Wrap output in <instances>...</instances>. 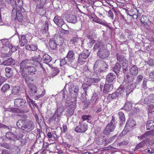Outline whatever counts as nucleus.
<instances>
[{
    "label": "nucleus",
    "mask_w": 154,
    "mask_h": 154,
    "mask_svg": "<svg viewBox=\"0 0 154 154\" xmlns=\"http://www.w3.org/2000/svg\"><path fill=\"white\" fill-rule=\"evenodd\" d=\"M67 112L69 113V115L72 116L74 112L73 107H72V106H69L67 109Z\"/></svg>",
    "instance_id": "603ef678"
},
{
    "label": "nucleus",
    "mask_w": 154,
    "mask_h": 154,
    "mask_svg": "<svg viewBox=\"0 0 154 154\" xmlns=\"http://www.w3.org/2000/svg\"><path fill=\"white\" fill-rule=\"evenodd\" d=\"M10 88V86L8 84H5L2 87L1 90L4 93L6 92Z\"/></svg>",
    "instance_id": "79ce46f5"
},
{
    "label": "nucleus",
    "mask_w": 154,
    "mask_h": 154,
    "mask_svg": "<svg viewBox=\"0 0 154 154\" xmlns=\"http://www.w3.org/2000/svg\"><path fill=\"white\" fill-rule=\"evenodd\" d=\"M48 24L47 21L45 22L44 24V26L42 28V33L44 34H46L48 32Z\"/></svg>",
    "instance_id": "58836bf2"
},
{
    "label": "nucleus",
    "mask_w": 154,
    "mask_h": 154,
    "mask_svg": "<svg viewBox=\"0 0 154 154\" xmlns=\"http://www.w3.org/2000/svg\"><path fill=\"white\" fill-rule=\"evenodd\" d=\"M23 132H21V133H19V134H18L17 136H16V139L18 140H20L21 139H22L24 135L23 134Z\"/></svg>",
    "instance_id": "338daca9"
},
{
    "label": "nucleus",
    "mask_w": 154,
    "mask_h": 154,
    "mask_svg": "<svg viewBox=\"0 0 154 154\" xmlns=\"http://www.w3.org/2000/svg\"><path fill=\"white\" fill-rule=\"evenodd\" d=\"M5 135L6 138L10 140H14L16 139V135L10 132H7Z\"/></svg>",
    "instance_id": "393cba45"
},
{
    "label": "nucleus",
    "mask_w": 154,
    "mask_h": 154,
    "mask_svg": "<svg viewBox=\"0 0 154 154\" xmlns=\"http://www.w3.org/2000/svg\"><path fill=\"white\" fill-rule=\"evenodd\" d=\"M49 45L50 48L55 50L57 47V44L54 38L51 39L49 41Z\"/></svg>",
    "instance_id": "473e14b6"
},
{
    "label": "nucleus",
    "mask_w": 154,
    "mask_h": 154,
    "mask_svg": "<svg viewBox=\"0 0 154 154\" xmlns=\"http://www.w3.org/2000/svg\"><path fill=\"white\" fill-rule=\"evenodd\" d=\"M104 47V46L102 42H97L94 45V50H96L97 49H98L99 51H100L101 50V49H102Z\"/></svg>",
    "instance_id": "c756f323"
},
{
    "label": "nucleus",
    "mask_w": 154,
    "mask_h": 154,
    "mask_svg": "<svg viewBox=\"0 0 154 154\" xmlns=\"http://www.w3.org/2000/svg\"><path fill=\"white\" fill-rule=\"evenodd\" d=\"M118 97L117 94L116 92L114 94H109L107 97V99L109 100H112L115 99Z\"/></svg>",
    "instance_id": "49530a36"
},
{
    "label": "nucleus",
    "mask_w": 154,
    "mask_h": 154,
    "mask_svg": "<svg viewBox=\"0 0 154 154\" xmlns=\"http://www.w3.org/2000/svg\"><path fill=\"white\" fill-rule=\"evenodd\" d=\"M68 59V61L70 63H72L75 59L74 54L73 51H69L66 57Z\"/></svg>",
    "instance_id": "6ab92c4d"
},
{
    "label": "nucleus",
    "mask_w": 154,
    "mask_h": 154,
    "mask_svg": "<svg viewBox=\"0 0 154 154\" xmlns=\"http://www.w3.org/2000/svg\"><path fill=\"white\" fill-rule=\"evenodd\" d=\"M121 69V65L118 63H116L113 67V71L117 75L119 73Z\"/></svg>",
    "instance_id": "c85d7f7f"
},
{
    "label": "nucleus",
    "mask_w": 154,
    "mask_h": 154,
    "mask_svg": "<svg viewBox=\"0 0 154 154\" xmlns=\"http://www.w3.org/2000/svg\"><path fill=\"white\" fill-rule=\"evenodd\" d=\"M88 125L85 123L82 122H79V125L75 129V131L77 133L85 132L87 129Z\"/></svg>",
    "instance_id": "1a4fd4ad"
},
{
    "label": "nucleus",
    "mask_w": 154,
    "mask_h": 154,
    "mask_svg": "<svg viewBox=\"0 0 154 154\" xmlns=\"http://www.w3.org/2000/svg\"><path fill=\"white\" fill-rule=\"evenodd\" d=\"M19 43L21 46H24L28 42V41L24 35H18Z\"/></svg>",
    "instance_id": "a211bd4d"
},
{
    "label": "nucleus",
    "mask_w": 154,
    "mask_h": 154,
    "mask_svg": "<svg viewBox=\"0 0 154 154\" xmlns=\"http://www.w3.org/2000/svg\"><path fill=\"white\" fill-rule=\"evenodd\" d=\"M59 72V69L57 68H54L52 73L53 76H55L57 75Z\"/></svg>",
    "instance_id": "13d9d810"
},
{
    "label": "nucleus",
    "mask_w": 154,
    "mask_h": 154,
    "mask_svg": "<svg viewBox=\"0 0 154 154\" xmlns=\"http://www.w3.org/2000/svg\"><path fill=\"white\" fill-rule=\"evenodd\" d=\"M14 104L15 106L20 107L25 109L28 105L27 102H26L24 99L18 98L15 99L14 100Z\"/></svg>",
    "instance_id": "0eeeda50"
},
{
    "label": "nucleus",
    "mask_w": 154,
    "mask_h": 154,
    "mask_svg": "<svg viewBox=\"0 0 154 154\" xmlns=\"http://www.w3.org/2000/svg\"><path fill=\"white\" fill-rule=\"evenodd\" d=\"M117 60L119 62H123L126 59L125 57L122 55H119L118 54H116Z\"/></svg>",
    "instance_id": "a18cd8bd"
},
{
    "label": "nucleus",
    "mask_w": 154,
    "mask_h": 154,
    "mask_svg": "<svg viewBox=\"0 0 154 154\" xmlns=\"http://www.w3.org/2000/svg\"><path fill=\"white\" fill-rule=\"evenodd\" d=\"M33 65L31 60L26 59L23 60L20 64V68L21 73L32 75H35L36 72V69Z\"/></svg>",
    "instance_id": "f257e3e1"
},
{
    "label": "nucleus",
    "mask_w": 154,
    "mask_h": 154,
    "mask_svg": "<svg viewBox=\"0 0 154 154\" xmlns=\"http://www.w3.org/2000/svg\"><path fill=\"white\" fill-rule=\"evenodd\" d=\"M21 74L22 77L24 79L25 82L28 86V84H30V82L33 81V79L29 76L28 75L29 74L23 73H21Z\"/></svg>",
    "instance_id": "aec40b11"
},
{
    "label": "nucleus",
    "mask_w": 154,
    "mask_h": 154,
    "mask_svg": "<svg viewBox=\"0 0 154 154\" xmlns=\"http://www.w3.org/2000/svg\"><path fill=\"white\" fill-rule=\"evenodd\" d=\"M25 122V119L19 120L17 122V125L19 128L23 129V123Z\"/></svg>",
    "instance_id": "c03bdc74"
},
{
    "label": "nucleus",
    "mask_w": 154,
    "mask_h": 154,
    "mask_svg": "<svg viewBox=\"0 0 154 154\" xmlns=\"http://www.w3.org/2000/svg\"><path fill=\"white\" fill-rule=\"evenodd\" d=\"M69 22L72 23H75L77 22L76 17L74 15H72L69 17Z\"/></svg>",
    "instance_id": "de8ad7c7"
},
{
    "label": "nucleus",
    "mask_w": 154,
    "mask_h": 154,
    "mask_svg": "<svg viewBox=\"0 0 154 154\" xmlns=\"http://www.w3.org/2000/svg\"><path fill=\"white\" fill-rule=\"evenodd\" d=\"M28 140L29 138L27 136H26L24 137L23 138H22L21 142L22 144H24L27 143Z\"/></svg>",
    "instance_id": "e2e57ef3"
},
{
    "label": "nucleus",
    "mask_w": 154,
    "mask_h": 154,
    "mask_svg": "<svg viewBox=\"0 0 154 154\" xmlns=\"http://www.w3.org/2000/svg\"><path fill=\"white\" fill-rule=\"evenodd\" d=\"M147 130H152L154 127V122L152 120L148 121L146 124Z\"/></svg>",
    "instance_id": "2f4dec72"
},
{
    "label": "nucleus",
    "mask_w": 154,
    "mask_h": 154,
    "mask_svg": "<svg viewBox=\"0 0 154 154\" xmlns=\"http://www.w3.org/2000/svg\"><path fill=\"white\" fill-rule=\"evenodd\" d=\"M122 68L124 71L128 70V62L127 59L122 63Z\"/></svg>",
    "instance_id": "a19ab883"
},
{
    "label": "nucleus",
    "mask_w": 154,
    "mask_h": 154,
    "mask_svg": "<svg viewBox=\"0 0 154 154\" xmlns=\"http://www.w3.org/2000/svg\"><path fill=\"white\" fill-rule=\"evenodd\" d=\"M25 48L27 50L36 51L38 49V46L37 45H26Z\"/></svg>",
    "instance_id": "a878e982"
},
{
    "label": "nucleus",
    "mask_w": 154,
    "mask_h": 154,
    "mask_svg": "<svg viewBox=\"0 0 154 154\" xmlns=\"http://www.w3.org/2000/svg\"><path fill=\"white\" fill-rule=\"evenodd\" d=\"M113 89V86L112 85L109 84H106L104 85L103 92L106 93L111 91Z\"/></svg>",
    "instance_id": "5701e85b"
},
{
    "label": "nucleus",
    "mask_w": 154,
    "mask_h": 154,
    "mask_svg": "<svg viewBox=\"0 0 154 154\" xmlns=\"http://www.w3.org/2000/svg\"><path fill=\"white\" fill-rule=\"evenodd\" d=\"M149 98V95L145 98L143 101V103L145 104H147L151 103L150 101Z\"/></svg>",
    "instance_id": "680f3d73"
},
{
    "label": "nucleus",
    "mask_w": 154,
    "mask_h": 154,
    "mask_svg": "<svg viewBox=\"0 0 154 154\" xmlns=\"http://www.w3.org/2000/svg\"><path fill=\"white\" fill-rule=\"evenodd\" d=\"M68 62V59L66 57L61 59L60 61V65L61 66L66 64Z\"/></svg>",
    "instance_id": "5fc2aeb1"
},
{
    "label": "nucleus",
    "mask_w": 154,
    "mask_h": 154,
    "mask_svg": "<svg viewBox=\"0 0 154 154\" xmlns=\"http://www.w3.org/2000/svg\"><path fill=\"white\" fill-rule=\"evenodd\" d=\"M149 96L151 103H154V94H151Z\"/></svg>",
    "instance_id": "774afa93"
},
{
    "label": "nucleus",
    "mask_w": 154,
    "mask_h": 154,
    "mask_svg": "<svg viewBox=\"0 0 154 154\" xmlns=\"http://www.w3.org/2000/svg\"><path fill=\"white\" fill-rule=\"evenodd\" d=\"M148 114L149 116H150L152 112H154V104H150L148 106Z\"/></svg>",
    "instance_id": "37998d69"
},
{
    "label": "nucleus",
    "mask_w": 154,
    "mask_h": 154,
    "mask_svg": "<svg viewBox=\"0 0 154 154\" xmlns=\"http://www.w3.org/2000/svg\"><path fill=\"white\" fill-rule=\"evenodd\" d=\"M134 79V77L127 75L126 76H125L123 83H125V84H128L132 82Z\"/></svg>",
    "instance_id": "7c9ffc66"
},
{
    "label": "nucleus",
    "mask_w": 154,
    "mask_h": 154,
    "mask_svg": "<svg viewBox=\"0 0 154 154\" xmlns=\"http://www.w3.org/2000/svg\"><path fill=\"white\" fill-rule=\"evenodd\" d=\"M132 104L130 102H128L125 103L123 108L126 111L130 110L132 108Z\"/></svg>",
    "instance_id": "4c0bfd02"
},
{
    "label": "nucleus",
    "mask_w": 154,
    "mask_h": 154,
    "mask_svg": "<svg viewBox=\"0 0 154 154\" xmlns=\"http://www.w3.org/2000/svg\"><path fill=\"white\" fill-rule=\"evenodd\" d=\"M126 123L129 124L130 126L134 128V126L136 125V123L133 120H130L127 122Z\"/></svg>",
    "instance_id": "6e6d98bb"
},
{
    "label": "nucleus",
    "mask_w": 154,
    "mask_h": 154,
    "mask_svg": "<svg viewBox=\"0 0 154 154\" xmlns=\"http://www.w3.org/2000/svg\"><path fill=\"white\" fill-rule=\"evenodd\" d=\"M42 59L39 55L38 56H35L33 57L32 58V62L33 65L35 66H40L42 69L44 68L42 66V65L40 63L42 61Z\"/></svg>",
    "instance_id": "f8f14e48"
},
{
    "label": "nucleus",
    "mask_w": 154,
    "mask_h": 154,
    "mask_svg": "<svg viewBox=\"0 0 154 154\" xmlns=\"http://www.w3.org/2000/svg\"><path fill=\"white\" fill-rule=\"evenodd\" d=\"M28 87L29 88V93L31 96H33L36 94H39V92L37 90L36 86L33 84H29Z\"/></svg>",
    "instance_id": "9b49d317"
},
{
    "label": "nucleus",
    "mask_w": 154,
    "mask_h": 154,
    "mask_svg": "<svg viewBox=\"0 0 154 154\" xmlns=\"http://www.w3.org/2000/svg\"><path fill=\"white\" fill-rule=\"evenodd\" d=\"M64 111L63 106L61 104H57V109L51 117L49 118L51 121H54L57 123L59 122L61 119V115Z\"/></svg>",
    "instance_id": "20e7f679"
},
{
    "label": "nucleus",
    "mask_w": 154,
    "mask_h": 154,
    "mask_svg": "<svg viewBox=\"0 0 154 154\" xmlns=\"http://www.w3.org/2000/svg\"><path fill=\"white\" fill-rule=\"evenodd\" d=\"M70 42L75 45H79L80 44H81V46L83 47V39L77 36L73 37L70 40Z\"/></svg>",
    "instance_id": "4468645a"
},
{
    "label": "nucleus",
    "mask_w": 154,
    "mask_h": 154,
    "mask_svg": "<svg viewBox=\"0 0 154 154\" xmlns=\"http://www.w3.org/2000/svg\"><path fill=\"white\" fill-rule=\"evenodd\" d=\"M20 88L19 87H14L13 88L11 91V94L10 96H11L12 94L15 95L19 94L20 91Z\"/></svg>",
    "instance_id": "e433bc0d"
},
{
    "label": "nucleus",
    "mask_w": 154,
    "mask_h": 154,
    "mask_svg": "<svg viewBox=\"0 0 154 154\" xmlns=\"http://www.w3.org/2000/svg\"><path fill=\"white\" fill-rule=\"evenodd\" d=\"M129 125L128 123H126L125 126V128L122 131V134H126L129 131H131L134 128L132 127Z\"/></svg>",
    "instance_id": "c9c22d12"
},
{
    "label": "nucleus",
    "mask_w": 154,
    "mask_h": 154,
    "mask_svg": "<svg viewBox=\"0 0 154 154\" xmlns=\"http://www.w3.org/2000/svg\"><path fill=\"white\" fill-rule=\"evenodd\" d=\"M42 60L45 63H47L51 60L52 58L48 54H45L43 56Z\"/></svg>",
    "instance_id": "72a5a7b5"
},
{
    "label": "nucleus",
    "mask_w": 154,
    "mask_h": 154,
    "mask_svg": "<svg viewBox=\"0 0 154 154\" xmlns=\"http://www.w3.org/2000/svg\"><path fill=\"white\" fill-rule=\"evenodd\" d=\"M108 65L102 60H98L95 63L94 70L97 73H100L107 71L108 69Z\"/></svg>",
    "instance_id": "7ed1b4c3"
},
{
    "label": "nucleus",
    "mask_w": 154,
    "mask_h": 154,
    "mask_svg": "<svg viewBox=\"0 0 154 154\" xmlns=\"http://www.w3.org/2000/svg\"><path fill=\"white\" fill-rule=\"evenodd\" d=\"M119 116L120 119V122L121 124L124 123L125 121V117L124 113L121 112L119 113Z\"/></svg>",
    "instance_id": "ea45409f"
},
{
    "label": "nucleus",
    "mask_w": 154,
    "mask_h": 154,
    "mask_svg": "<svg viewBox=\"0 0 154 154\" xmlns=\"http://www.w3.org/2000/svg\"><path fill=\"white\" fill-rule=\"evenodd\" d=\"M91 85L90 84L84 83L82 84V88L84 90L85 92H86V90L89 86Z\"/></svg>",
    "instance_id": "0e129e2a"
},
{
    "label": "nucleus",
    "mask_w": 154,
    "mask_h": 154,
    "mask_svg": "<svg viewBox=\"0 0 154 154\" xmlns=\"http://www.w3.org/2000/svg\"><path fill=\"white\" fill-rule=\"evenodd\" d=\"M136 87V84L135 83H132L128 85L126 91H125L127 96H128L132 92Z\"/></svg>",
    "instance_id": "f3484780"
},
{
    "label": "nucleus",
    "mask_w": 154,
    "mask_h": 154,
    "mask_svg": "<svg viewBox=\"0 0 154 154\" xmlns=\"http://www.w3.org/2000/svg\"><path fill=\"white\" fill-rule=\"evenodd\" d=\"M14 61V60L12 58H10L4 61L1 64L2 65L4 66H9L12 64Z\"/></svg>",
    "instance_id": "f704fd0d"
},
{
    "label": "nucleus",
    "mask_w": 154,
    "mask_h": 154,
    "mask_svg": "<svg viewBox=\"0 0 154 154\" xmlns=\"http://www.w3.org/2000/svg\"><path fill=\"white\" fill-rule=\"evenodd\" d=\"M147 63L149 66H154V59H150L147 61Z\"/></svg>",
    "instance_id": "69168bd1"
},
{
    "label": "nucleus",
    "mask_w": 154,
    "mask_h": 154,
    "mask_svg": "<svg viewBox=\"0 0 154 154\" xmlns=\"http://www.w3.org/2000/svg\"><path fill=\"white\" fill-rule=\"evenodd\" d=\"M5 75L8 78H10L13 75V73L11 69L10 68L6 67L5 69Z\"/></svg>",
    "instance_id": "cd10ccee"
},
{
    "label": "nucleus",
    "mask_w": 154,
    "mask_h": 154,
    "mask_svg": "<svg viewBox=\"0 0 154 154\" xmlns=\"http://www.w3.org/2000/svg\"><path fill=\"white\" fill-rule=\"evenodd\" d=\"M94 21L96 23H99L103 25H105V26H106V24L104 23V21L100 20V19H95L94 20Z\"/></svg>",
    "instance_id": "4d7b16f0"
},
{
    "label": "nucleus",
    "mask_w": 154,
    "mask_h": 154,
    "mask_svg": "<svg viewBox=\"0 0 154 154\" xmlns=\"http://www.w3.org/2000/svg\"><path fill=\"white\" fill-rule=\"evenodd\" d=\"M97 54L101 58H104L108 56L109 52L104 46L102 49H101V50L98 51Z\"/></svg>",
    "instance_id": "ddd939ff"
},
{
    "label": "nucleus",
    "mask_w": 154,
    "mask_h": 154,
    "mask_svg": "<svg viewBox=\"0 0 154 154\" xmlns=\"http://www.w3.org/2000/svg\"><path fill=\"white\" fill-rule=\"evenodd\" d=\"M149 136L147 132H146L142 135L139 136L138 137V138L140 140H143L147 138H148Z\"/></svg>",
    "instance_id": "09e8293b"
},
{
    "label": "nucleus",
    "mask_w": 154,
    "mask_h": 154,
    "mask_svg": "<svg viewBox=\"0 0 154 154\" xmlns=\"http://www.w3.org/2000/svg\"><path fill=\"white\" fill-rule=\"evenodd\" d=\"M118 97H122L124 94L125 92L124 88L122 87H119L117 90L116 92Z\"/></svg>",
    "instance_id": "b1692460"
},
{
    "label": "nucleus",
    "mask_w": 154,
    "mask_h": 154,
    "mask_svg": "<svg viewBox=\"0 0 154 154\" xmlns=\"http://www.w3.org/2000/svg\"><path fill=\"white\" fill-rule=\"evenodd\" d=\"M45 90L44 89L41 94H39L37 95L35 97V100H37L40 98L43 97L45 95Z\"/></svg>",
    "instance_id": "864d4df0"
},
{
    "label": "nucleus",
    "mask_w": 154,
    "mask_h": 154,
    "mask_svg": "<svg viewBox=\"0 0 154 154\" xmlns=\"http://www.w3.org/2000/svg\"><path fill=\"white\" fill-rule=\"evenodd\" d=\"M138 71L137 67L135 65H133L130 69V72L133 75H136L138 73Z\"/></svg>",
    "instance_id": "bb28decb"
},
{
    "label": "nucleus",
    "mask_w": 154,
    "mask_h": 154,
    "mask_svg": "<svg viewBox=\"0 0 154 154\" xmlns=\"http://www.w3.org/2000/svg\"><path fill=\"white\" fill-rule=\"evenodd\" d=\"M108 16L110 17L112 20H113L114 18V15L113 12L111 10H109L108 12Z\"/></svg>",
    "instance_id": "bf43d9fd"
},
{
    "label": "nucleus",
    "mask_w": 154,
    "mask_h": 154,
    "mask_svg": "<svg viewBox=\"0 0 154 154\" xmlns=\"http://www.w3.org/2000/svg\"><path fill=\"white\" fill-rule=\"evenodd\" d=\"M32 122L25 119V122L23 123V130L29 132L34 128Z\"/></svg>",
    "instance_id": "6e6552de"
},
{
    "label": "nucleus",
    "mask_w": 154,
    "mask_h": 154,
    "mask_svg": "<svg viewBox=\"0 0 154 154\" xmlns=\"http://www.w3.org/2000/svg\"><path fill=\"white\" fill-rule=\"evenodd\" d=\"M90 54L87 50H85L79 55L78 59V62L82 64L86 61L87 58L88 57Z\"/></svg>",
    "instance_id": "39448f33"
},
{
    "label": "nucleus",
    "mask_w": 154,
    "mask_h": 154,
    "mask_svg": "<svg viewBox=\"0 0 154 154\" xmlns=\"http://www.w3.org/2000/svg\"><path fill=\"white\" fill-rule=\"evenodd\" d=\"M54 23L59 27H61L64 24V22L61 17L56 16L53 19Z\"/></svg>",
    "instance_id": "dca6fc26"
},
{
    "label": "nucleus",
    "mask_w": 154,
    "mask_h": 154,
    "mask_svg": "<svg viewBox=\"0 0 154 154\" xmlns=\"http://www.w3.org/2000/svg\"><path fill=\"white\" fill-rule=\"evenodd\" d=\"M100 80V78L97 75L93 77L88 78L85 79V82L91 85L92 84L97 83Z\"/></svg>",
    "instance_id": "2eb2a0df"
},
{
    "label": "nucleus",
    "mask_w": 154,
    "mask_h": 154,
    "mask_svg": "<svg viewBox=\"0 0 154 154\" xmlns=\"http://www.w3.org/2000/svg\"><path fill=\"white\" fill-rule=\"evenodd\" d=\"M82 118L83 121H87L88 122V121L91 120V117L89 115H83L82 116Z\"/></svg>",
    "instance_id": "8fccbe9b"
},
{
    "label": "nucleus",
    "mask_w": 154,
    "mask_h": 154,
    "mask_svg": "<svg viewBox=\"0 0 154 154\" xmlns=\"http://www.w3.org/2000/svg\"><path fill=\"white\" fill-rule=\"evenodd\" d=\"M116 78V75L113 73H109L106 76V80L109 82H112L113 80Z\"/></svg>",
    "instance_id": "4be33fe9"
},
{
    "label": "nucleus",
    "mask_w": 154,
    "mask_h": 154,
    "mask_svg": "<svg viewBox=\"0 0 154 154\" xmlns=\"http://www.w3.org/2000/svg\"><path fill=\"white\" fill-rule=\"evenodd\" d=\"M115 127V120L112 119L111 122L107 125L105 129L103 131V134L106 135L109 134L111 132L114 131Z\"/></svg>",
    "instance_id": "423d86ee"
},
{
    "label": "nucleus",
    "mask_w": 154,
    "mask_h": 154,
    "mask_svg": "<svg viewBox=\"0 0 154 154\" xmlns=\"http://www.w3.org/2000/svg\"><path fill=\"white\" fill-rule=\"evenodd\" d=\"M1 41L3 44L6 47L8 48L9 50H11L12 52L15 51L18 48V46H14L11 44H10L9 41L6 39H2Z\"/></svg>",
    "instance_id": "9d476101"
},
{
    "label": "nucleus",
    "mask_w": 154,
    "mask_h": 154,
    "mask_svg": "<svg viewBox=\"0 0 154 154\" xmlns=\"http://www.w3.org/2000/svg\"><path fill=\"white\" fill-rule=\"evenodd\" d=\"M149 79L154 82V70H152L149 72Z\"/></svg>",
    "instance_id": "3c124183"
},
{
    "label": "nucleus",
    "mask_w": 154,
    "mask_h": 154,
    "mask_svg": "<svg viewBox=\"0 0 154 154\" xmlns=\"http://www.w3.org/2000/svg\"><path fill=\"white\" fill-rule=\"evenodd\" d=\"M8 3L10 4L11 6L14 8H16L18 7V4L20 3V1H21V0H18L17 2H16L15 0H5Z\"/></svg>",
    "instance_id": "412c9836"
},
{
    "label": "nucleus",
    "mask_w": 154,
    "mask_h": 154,
    "mask_svg": "<svg viewBox=\"0 0 154 154\" xmlns=\"http://www.w3.org/2000/svg\"><path fill=\"white\" fill-rule=\"evenodd\" d=\"M73 90L75 93V94L76 95H78V93L79 91V88L77 86H73Z\"/></svg>",
    "instance_id": "052dcab7"
},
{
    "label": "nucleus",
    "mask_w": 154,
    "mask_h": 154,
    "mask_svg": "<svg viewBox=\"0 0 154 154\" xmlns=\"http://www.w3.org/2000/svg\"><path fill=\"white\" fill-rule=\"evenodd\" d=\"M20 3L18 5V7L16 8H14L12 12L11 15L12 17L15 19H17L18 21L21 22L23 20V17L21 14V12H23L24 9L22 7L23 2L20 1Z\"/></svg>",
    "instance_id": "f03ea898"
}]
</instances>
